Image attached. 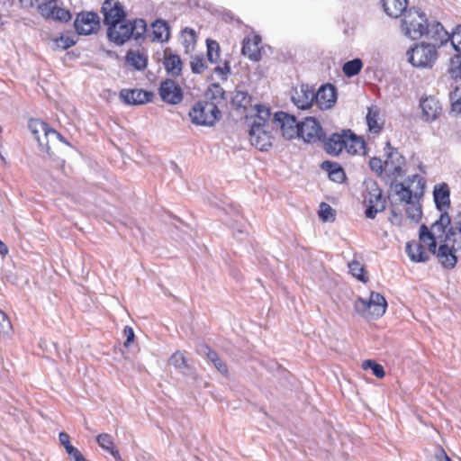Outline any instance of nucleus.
<instances>
[{"mask_svg": "<svg viewBox=\"0 0 461 461\" xmlns=\"http://www.w3.org/2000/svg\"><path fill=\"white\" fill-rule=\"evenodd\" d=\"M438 461H451L443 448H440L439 453L436 455Z\"/></svg>", "mask_w": 461, "mask_h": 461, "instance_id": "64", "label": "nucleus"}, {"mask_svg": "<svg viewBox=\"0 0 461 461\" xmlns=\"http://www.w3.org/2000/svg\"><path fill=\"white\" fill-rule=\"evenodd\" d=\"M260 43L261 37L259 35H254L252 40L245 38L242 42V54L252 61H258L261 59Z\"/></svg>", "mask_w": 461, "mask_h": 461, "instance_id": "22", "label": "nucleus"}, {"mask_svg": "<svg viewBox=\"0 0 461 461\" xmlns=\"http://www.w3.org/2000/svg\"><path fill=\"white\" fill-rule=\"evenodd\" d=\"M158 94L163 102L173 105L180 104L184 98L181 86L172 78H167L160 83Z\"/></svg>", "mask_w": 461, "mask_h": 461, "instance_id": "11", "label": "nucleus"}, {"mask_svg": "<svg viewBox=\"0 0 461 461\" xmlns=\"http://www.w3.org/2000/svg\"><path fill=\"white\" fill-rule=\"evenodd\" d=\"M419 239L421 243L427 245L429 251L437 257L438 249L437 248V239L425 224H421L420 227Z\"/></svg>", "mask_w": 461, "mask_h": 461, "instance_id": "32", "label": "nucleus"}, {"mask_svg": "<svg viewBox=\"0 0 461 461\" xmlns=\"http://www.w3.org/2000/svg\"><path fill=\"white\" fill-rule=\"evenodd\" d=\"M315 91L306 84L300 86V90L295 89L292 95V101L301 110H306L312 105L315 100Z\"/></svg>", "mask_w": 461, "mask_h": 461, "instance_id": "18", "label": "nucleus"}, {"mask_svg": "<svg viewBox=\"0 0 461 461\" xmlns=\"http://www.w3.org/2000/svg\"><path fill=\"white\" fill-rule=\"evenodd\" d=\"M385 209V204L369 203L367 204L365 214L366 218L375 219L377 212H383Z\"/></svg>", "mask_w": 461, "mask_h": 461, "instance_id": "53", "label": "nucleus"}, {"mask_svg": "<svg viewBox=\"0 0 461 461\" xmlns=\"http://www.w3.org/2000/svg\"><path fill=\"white\" fill-rule=\"evenodd\" d=\"M367 202L369 203L385 204V200L383 199V191L378 187L376 182H372L367 186Z\"/></svg>", "mask_w": 461, "mask_h": 461, "instance_id": "39", "label": "nucleus"}, {"mask_svg": "<svg viewBox=\"0 0 461 461\" xmlns=\"http://www.w3.org/2000/svg\"><path fill=\"white\" fill-rule=\"evenodd\" d=\"M420 107L422 113V120L427 122L438 120L442 114V105L439 100L433 95L420 98Z\"/></svg>", "mask_w": 461, "mask_h": 461, "instance_id": "13", "label": "nucleus"}, {"mask_svg": "<svg viewBox=\"0 0 461 461\" xmlns=\"http://www.w3.org/2000/svg\"><path fill=\"white\" fill-rule=\"evenodd\" d=\"M402 29L405 36L411 40L420 39L428 30V19L424 12L411 7L403 14Z\"/></svg>", "mask_w": 461, "mask_h": 461, "instance_id": "2", "label": "nucleus"}, {"mask_svg": "<svg viewBox=\"0 0 461 461\" xmlns=\"http://www.w3.org/2000/svg\"><path fill=\"white\" fill-rule=\"evenodd\" d=\"M249 141L260 151H267L272 147L273 136L267 130H258V125L251 126L249 131Z\"/></svg>", "mask_w": 461, "mask_h": 461, "instance_id": "16", "label": "nucleus"}, {"mask_svg": "<svg viewBox=\"0 0 461 461\" xmlns=\"http://www.w3.org/2000/svg\"><path fill=\"white\" fill-rule=\"evenodd\" d=\"M405 213L408 219L411 221L418 223L422 218V208L419 200H415L411 203H407Z\"/></svg>", "mask_w": 461, "mask_h": 461, "instance_id": "36", "label": "nucleus"}, {"mask_svg": "<svg viewBox=\"0 0 461 461\" xmlns=\"http://www.w3.org/2000/svg\"><path fill=\"white\" fill-rule=\"evenodd\" d=\"M267 123H268L267 121H266L265 119H263L256 114V116L253 118L250 127L254 126V125H258V130H263V129H266V127L267 126Z\"/></svg>", "mask_w": 461, "mask_h": 461, "instance_id": "61", "label": "nucleus"}, {"mask_svg": "<svg viewBox=\"0 0 461 461\" xmlns=\"http://www.w3.org/2000/svg\"><path fill=\"white\" fill-rule=\"evenodd\" d=\"M385 209V204L369 203L367 204L365 214L366 218L375 219L377 212H383Z\"/></svg>", "mask_w": 461, "mask_h": 461, "instance_id": "54", "label": "nucleus"}, {"mask_svg": "<svg viewBox=\"0 0 461 461\" xmlns=\"http://www.w3.org/2000/svg\"><path fill=\"white\" fill-rule=\"evenodd\" d=\"M449 40L451 41L454 50L457 53H461V24L456 25L453 29Z\"/></svg>", "mask_w": 461, "mask_h": 461, "instance_id": "50", "label": "nucleus"}, {"mask_svg": "<svg viewBox=\"0 0 461 461\" xmlns=\"http://www.w3.org/2000/svg\"><path fill=\"white\" fill-rule=\"evenodd\" d=\"M378 115V110L369 108L366 116L368 129L373 133H379L382 131V126L377 122Z\"/></svg>", "mask_w": 461, "mask_h": 461, "instance_id": "40", "label": "nucleus"}, {"mask_svg": "<svg viewBox=\"0 0 461 461\" xmlns=\"http://www.w3.org/2000/svg\"><path fill=\"white\" fill-rule=\"evenodd\" d=\"M433 198L437 210L444 212L445 207L450 206V190L446 183L436 185L433 190Z\"/></svg>", "mask_w": 461, "mask_h": 461, "instance_id": "23", "label": "nucleus"}, {"mask_svg": "<svg viewBox=\"0 0 461 461\" xmlns=\"http://www.w3.org/2000/svg\"><path fill=\"white\" fill-rule=\"evenodd\" d=\"M447 72L454 79L461 78V53L450 59Z\"/></svg>", "mask_w": 461, "mask_h": 461, "instance_id": "43", "label": "nucleus"}, {"mask_svg": "<svg viewBox=\"0 0 461 461\" xmlns=\"http://www.w3.org/2000/svg\"><path fill=\"white\" fill-rule=\"evenodd\" d=\"M390 186L393 188L395 194L399 196L400 202L404 203H411L415 200H419L420 193H413L410 185H405L402 182H398L397 179L390 180Z\"/></svg>", "mask_w": 461, "mask_h": 461, "instance_id": "21", "label": "nucleus"}, {"mask_svg": "<svg viewBox=\"0 0 461 461\" xmlns=\"http://www.w3.org/2000/svg\"><path fill=\"white\" fill-rule=\"evenodd\" d=\"M48 17L58 22L68 23L71 19V14L68 10L54 6L50 10Z\"/></svg>", "mask_w": 461, "mask_h": 461, "instance_id": "42", "label": "nucleus"}, {"mask_svg": "<svg viewBox=\"0 0 461 461\" xmlns=\"http://www.w3.org/2000/svg\"><path fill=\"white\" fill-rule=\"evenodd\" d=\"M101 13L104 15V23L109 26L112 35L114 24L124 22L126 18L125 10L118 0H104Z\"/></svg>", "mask_w": 461, "mask_h": 461, "instance_id": "8", "label": "nucleus"}, {"mask_svg": "<svg viewBox=\"0 0 461 461\" xmlns=\"http://www.w3.org/2000/svg\"><path fill=\"white\" fill-rule=\"evenodd\" d=\"M425 35L429 36L435 42H438L439 46L447 42L450 38V35L439 22H434L431 24L428 23V30Z\"/></svg>", "mask_w": 461, "mask_h": 461, "instance_id": "30", "label": "nucleus"}, {"mask_svg": "<svg viewBox=\"0 0 461 461\" xmlns=\"http://www.w3.org/2000/svg\"><path fill=\"white\" fill-rule=\"evenodd\" d=\"M361 366L365 370L370 369L372 371V374L376 378L381 379V378H384L385 375V371H384V366L373 359L364 360L362 362Z\"/></svg>", "mask_w": 461, "mask_h": 461, "instance_id": "41", "label": "nucleus"}, {"mask_svg": "<svg viewBox=\"0 0 461 461\" xmlns=\"http://www.w3.org/2000/svg\"><path fill=\"white\" fill-rule=\"evenodd\" d=\"M315 103L321 110L330 109L337 101V88L331 84L322 85L315 93Z\"/></svg>", "mask_w": 461, "mask_h": 461, "instance_id": "15", "label": "nucleus"}, {"mask_svg": "<svg viewBox=\"0 0 461 461\" xmlns=\"http://www.w3.org/2000/svg\"><path fill=\"white\" fill-rule=\"evenodd\" d=\"M402 214L401 212H397L394 209L391 210V216L389 217V221L392 224L401 226L402 223Z\"/></svg>", "mask_w": 461, "mask_h": 461, "instance_id": "60", "label": "nucleus"}, {"mask_svg": "<svg viewBox=\"0 0 461 461\" xmlns=\"http://www.w3.org/2000/svg\"><path fill=\"white\" fill-rule=\"evenodd\" d=\"M74 27L77 34L90 35L100 28L99 15L93 11H82L77 14Z\"/></svg>", "mask_w": 461, "mask_h": 461, "instance_id": "9", "label": "nucleus"}, {"mask_svg": "<svg viewBox=\"0 0 461 461\" xmlns=\"http://www.w3.org/2000/svg\"><path fill=\"white\" fill-rule=\"evenodd\" d=\"M55 43L58 48L65 50L74 46L77 43V40L74 36L61 34L59 38L55 40Z\"/></svg>", "mask_w": 461, "mask_h": 461, "instance_id": "49", "label": "nucleus"}, {"mask_svg": "<svg viewBox=\"0 0 461 461\" xmlns=\"http://www.w3.org/2000/svg\"><path fill=\"white\" fill-rule=\"evenodd\" d=\"M51 136L56 137L60 142H62V143H64V144H66L68 146H71L70 143L63 137V135L60 134L59 131H57L55 129H54V132H49L48 133V140Z\"/></svg>", "mask_w": 461, "mask_h": 461, "instance_id": "63", "label": "nucleus"}, {"mask_svg": "<svg viewBox=\"0 0 461 461\" xmlns=\"http://www.w3.org/2000/svg\"><path fill=\"white\" fill-rule=\"evenodd\" d=\"M120 99L129 105H140L152 101L154 94L151 91L143 89L123 88L119 94Z\"/></svg>", "mask_w": 461, "mask_h": 461, "instance_id": "14", "label": "nucleus"}, {"mask_svg": "<svg viewBox=\"0 0 461 461\" xmlns=\"http://www.w3.org/2000/svg\"><path fill=\"white\" fill-rule=\"evenodd\" d=\"M214 72L216 74L222 76L223 79H227V76L230 73V67L229 62L225 61L222 67L217 66L214 68Z\"/></svg>", "mask_w": 461, "mask_h": 461, "instance_id": "59", "label": "nucleus"}, {"mask_svg": "<svg viewBox=\"0 0 461 461\" xmlns=\"http://www.w3.org/2000/svg\"><path fill=\"white\" fill-rule=\"evenodd\" d=\"M147 30L146 22L143 19H135L129 23H115L113 30V35L109 27L107 28V37L110 41L113 42L118 46L123 45L131 38L138 41L143 38L144 33Z\"/></svg>", "mask_w": 461, "mask_h": 461, "instance_id": "1", "label": "nucleus"}, {"mask_svg": "<svg viewBox=\"0 0 461 461\" xmlns=\"http://www.w3.org/2000/svg\"><path fill=\"white\" fill-rule=\"evenodd\" d=\"M324 143L325 151L332 156H339L342 149L345 148L347 143V134L342 133H332L327 140H321Z\"/></svg>", "mask_w": 461, "mask_h": 461, "instance_id": "20", "label": "nucleus"}, {"mask_svg": "<svg viewBox=\"0 0 461 461\" xmlns=\"http://www.w3.org/2000/svg\"><path fill=\"white\" fill-rule=\"evenodd\" d=\"M405 251L412 262L424 263L429 258L423 244L420 241H408L406 243Z\"/></svg>", "mask_w": 461, "mask_h": 461, "instance_id": "24", "label": "nucleus"}, {"mask_svg": "<svg viewBox=\"0 0 461 461\" xmlns=\"http://www.w3.org/2000/svg\"><path fill=\"white\" fill-rule=\"evenodd\" d=\"M169 364L176 369H189L185 354L179 350L173 353L169 358Z\"/></svg>", "mask_w": 461, "mask_h": 461, "instance_id": "48", "label": "nucleus"}, {"mask_svg": "<svg viewBox=\"0 0 461 461\" xmlns=\"http://www.w3.org/2000/svg\"><path fill=\"white\" fill-rule=\"evenodd\" d=\"M204 100L207 104H215L220 108L225 103V91L218 83L211 84L204 93Z\"/></svg>", "mask_w": 461, "mask_h": 461, "instance_id": "25", "label": "nucleus"}, {"mask_svg": "<svg viewBox=\"0 0 461 461\" xmlns=\"http://www.w3.org/2000/svg\"><path fill=\"white\" fill-rule=\"evenodd\" d=\"M451 246L444 242L438 246L437 258L443 268L453 269L457 263V257L456 255V249H455L456 240H450Z\"/></svg>", "mask_w": 461, "mask_h": 461, "instance_id": "17", "label": "nucleus"}, {"mask_svg": "<svg viewBox=\"0 0 461 461\" xmlns=\"http://www.w3.org/2000/svg\"><path fill=\"white\" fill-rule=\"evenodd\" d=\"M384 167L388 170V177L390 180H395L404 176L405 158L398 151L397 149L391 145L390 141H386L384 146Z\"/></svg>", "mask_w": 461, "mask_h": 461, "instance_id": "6", "label": "nucleus"}, {"mask_svg": "<svg viewBox=\"0 0 461 461\" xmlns=\"http://www.w3.org/2000/svg\"><path fill=\"white\" fill-rule=\"evenodd\" d=\"M273 123L280 128L282 135L286 140H293L300 135V124L294 115L279 111L274 114Z\"/></svg>", "mask_w": 461, "mask_h": 461, "instance_id": "7", "label": "nucleus"}, {"mask_svg": "<svg viewBox=\"0 0 461 461\" xmlns=\"http://www.w3.org/2000/svg\"><path fill=\"white\" fill-rule=\"evenodd\" d=\"M10 326V321L6 314L0 310V330H5V327Z\"/></svg>", "mask_w": 461, "mask_h": 461, "instance_id": "62", "label": "nucleus"}, {"mask_svg": "<svg viewBox=\"0 0 461 461\" xmlns=\"http://www.w3.org/2000/svg\"><path fill=\"white\" fill-rule=\"evenodd\" d=\"M69 438V435L66 432H60L59 435L60 444L65 447L67 453L74 459L77 455H80L81 452L70 444Z\"/></svg>", "mask_w": 461, "mask_h": 461, "instance_id": "46", "label": "nucleus"}, {"mask_svg": "<svg viewBox=\"0 0 461 461\" xmlns=\"http://www.w3.org/2000/svg\"><path fill=\"white\" fill-rule=\"evenodd\" d=\"M384 11L393 18H398L406 13L408 0H381Z\"/></svg>", "mask_w": 461, "mask_h": 461, "instance_id": "27", "label": "nucleus"}, {"mask_svg": "<svg viewBox=\"0 0 461 461\" xmlns=\"http://www.w3.org/2000/svg\"><path fill=\"white\" fill-rule=\"evenodd\" d=\"M350 274L362 283H366L368 277L366 276V271L359 261L352 260L348 265Z\"/></svg>", "mask_w": 461, "mask_h": 461, "instance_id": "37", "label": "nucleus"}, {"mask_svg": "<svg viewBox=\"0 0 461 461\" xmlns=\"http://www.w3.org/2000/svg\"><path fill=\"white\" fill-rule=\"evenodd\" d=\"M347 134V143L345 149L348 153L356 155L360 152L364 153L366 149V142L362 137L356 135L351 130H343Z\"/></svg>", "mask_w": 461, "mask_h": 461, "instance_id": "28", "label": "nucleus"}, {"mask_svg": "<svg viewBox=\"0 0 461 461\" xmlns=\"http://www.w3.org/2000/svg\"><path fill=\"white\" fill-rule=\"evenodd\" d=\"M256 108H257V115L268 122L270 119V115H271L269 108H267L262 104H257Z\"/></svg>", "mask_w": 461, "mask_h": 461, "instance_id": "58", "label": "nucleus"}, {"mask_svg": "<svg viewBox=\"0 0 461 461\" xmlns=\"http://www.w3.org/2000/svg\"><path fill=\"white\" fill-rule=\"evenodd\" d=\"M409 62L415 68H430L438 59L435 44L421 42L415 44L406 53Z\"/></svg>", "mask_w": 461, "mask_h": 461, "instance_id": "5", "label": "nucleus"}, {"mask_svg": "<svg viewBox=\"0 0 461 461\" xmlns=\"http://www.w3.org/2000/svg\"><path fill=\"white\" fill-rule=\"evenodd\" d=\"M299 138H302L305 142L315 143L324 140L325 132L314 117H306L301 122Z\"/></svg>", "mask_w": 461, "mask_h": 461, "instance_id": "10", "label": "nucleus"}, {"mask_svg": "<svg viewBox=\"0 0 461 461\" xmlns=\"http://www.w3.org/2000/svg\"><path fill=\"white\" fill-rule=\"evenodd\" d=\"M319 217L322 221H334L336 211L327 203L321 202L320 204Z\"/></svg>", "mask_w": 461, "mask_h": 461, "instance_id": "47", "label": "nucleus"}, {"mask_svg": "<svg viewBox=\"0 0 461 461\" xmlns=\"http://www.w3.org/2000/svg\"><path fill=\"white\" fill-rule=\"evenodd\" d=\"M321 168L328 173L330 180L341 184L346 179L344 168L337 162L325 160L321 164Z\"/></svg>", "mask_w": 461, "mask_h": 461, "instance_id": "26", "label": "nucleus"}, {"mask_svg": "<svg viewBox=\"0 0 461 461\" xmlns=\"http://www.w3.org/2000/svg\"><path fill=\"white\" fill-rule=\"evenodd\" d=\"M198 355L206 357L210 360L214 367L224 376L229 375V369L227 365L220 358L218 353L212 349L207 344H200L196 348Z\"/></svg>", "mask_w": 461, "mask_h": 461, "instance_id": "19", "label": "nucleus"}, {"mask_svg": "<svg viewBox=\"0 0 461 461\" xmlns=\"http://www.w3.org/2000/svg\"><path fill=\"white\" fill-rule=\"evenodd\" d=\"M188 115L193 124L211 127L221 120V112L220 108H216L215 104L199 100L194 104Z\"/></svg>", "mask_w": 461, "mask_h": 461, "instance_id": "4", "label": "nucleus"}, {"mask_svg": "<svg viewBox=\"0 0 461 461\" xmlns=\"http://www.w3.org/2000/svg\"><path fill=\"white\" fill-rule=\"evenodd\" d=\"M369 167L378 176H382L384 170V162L383 163L382 159L377 157L371 158L369 160Z\"/></svg>", "mask_w": 461, "mask_h": 461, "instance_id": "55", "label": "nucleus"}, {"mask_svg": "<svg viewBox=\"0 0 461 461\" xmlns=\"http://www.w3.org/2000/svg\"><path fill=\"white\" fill-rule=\"evenodd\" d=\"M98 445L105 451H109L114 447L113 438L110 434L102 433L96 437Z\"/></svg>", "mask_w": 461, "mask_h": 461, "instance_id": "51", "label": "nucleus"}, {"mask_svg": "<svg viewBox=\"0 0 461 461\" xmlns=\"http://www.w3.org/2000/svg\"><path fill=\"white\" fill-rule=\"evenodd\" d=\"M124 336L126 337V340L124 341V347L128 348L134 340L135 334L131 327L125 326L123 330Z\"/></svg>", "mask_w": 461, "mask_h": 461, "instance_id": "57", "label": "nucleus"}, {"mask_svg": "<svg viewBox=\"0 0 461 461\" xmlns=\"http://www.w3.org/2000/svg\"><path fill=\"white\" fill-rule=\"evenodd\" d=\"M28 127L41 149L49 153L50 146L48 145V133L54 132V129L40 119H30Z\"/></svg>", "mask_w": 461, "mask_h": 461, "instance_id": "12", "label": "nucleus"}, {"mask_svg": "<svg viewBox=\"0 0 461 461\" xmlns=\"http://www.w3.org/2000/svg\"><path fill=\"white\" fill-rule=\"evenodd\" d=\"M125 62L135 70L142 71L148 66V56L144 53L129 50L125 55Z\"/></svg>", "mask_w": 461, "mask_h": 461, "instance_id": "31", "label": "nucleus"}, {"mask_svg": "<svg viewBox=\"0 0 461 461\" xmlns=\"http://www.w3.org/2000/svg\"><path fill=\"white\" fill-rule=\"evenodd\" d=\"M363 68V62L360 59L356 58L344 63L342 71L348 77L358 75Z\"/></svg>", "mask_w": 461, "mask_h": 461, "instance_id": "35", "label": "nucleus"}, {"mask_svg": "<svg viewBox=\"0 0 461 461\" xmlns=\"http://www.w3.org/2000/svg\"><path fill=\"white\" fill-rule=\"evenodd\" d=\"M407 182H408V185L417 182V185L420 189V195H423L425 182L421 176H420L417 174L412 175L411 176H408Z\"/></svg>", "mask_w": 461, "mask_h": 461, "instance_id": "56", "label": "nucleus"}, {"mask_svg": "<svg viewBox=\"0 0 461 461\" xmlns=\"http://www.w3.org/2000/svg\"><path fill=\"white\" fill-rule=\"evenodd\" d=\"M449 99L451 101V111L461 114V84L449 93Z\"/></svg>", "mask_w": 461, "mask_h": 461, "instance_id": "44", "label": "nucleus"}, {"mask_svg": "<svg viewBox=\"0 0 461 461\" xmlns=\"http://www.w3.org/2000/svg\"><path fill=\"white\" fill-rule=\"evenodd\" d=\"M207 59L211 63H217L220 59V45L214 40H207Z\"/></svg>", "mask_w": 461, "mask_h": 461, "instance_id": "45", "label": "nucleus"}, {"mask_svg": "<svg viewBox=\"0 0 461 461\" xmlns=\"http://www.w3.org/2000/svg\"><path fill=\"white\" fill-rule=\"evenodd\" d=\"M163 65L168 75L173 77L180 76L182 71L183 63L181 58L177 54L167 53L165 51Z\"/></svg>", "mask_w": 461, "mask_h": 461, "instance_id": "29", "label": "nucleus"}, {"mask_svg": "<svg viewBox=\"0 0 461 461\" xmlns=\"http://www.w3.org/2000/svg\"><path fill=\"white\" fill-rule=\"evenodd\" d=\"M386 308L385 297L377 292H371L368 299L357 297L354 303L355 311L366 319L380 318L385 313Z\"/></svg>", "mask_w": 461, "mask_h": 461, "instance_id": "3", "label": "nucleus"}, {"mask_svg": "<svg viewBox=\"0 0 461 461\" xmlns=\"http://www.w3.org/2000/svg\"><path fill=\"white\" fill-rule=\"evenodd\" d=\"M251 96L246 91L236 90L231 98L232 104L236 109H247L248 105L250 104Z\"/></svg>", "mask_w": 461, "mask_h": 461, "instance_id": "38", "label": "nucleus"}, {"mask_svg": "<svg viewBox=\"0 0 461 461\" xmlns=\"http://www.w3.org/2000/svg\"><path fill=\"white\" fill-rule=\"evenodd\" d=\"M152 29H153V41H167L169 39V26L166 21L163 20H156L152 23Z\"/></svg>", "mask_w": 461, "mask_h": 461, "instance_id": "33", "label": "nucleus"}, {"mask_svg": "<svg viewBox=\"0 0 461 461\" xmlns=\"http://www.w3.org/2000/svg\"><path fill=\"white\" fill-rule=\"evenodd\" d=\"M191 70L194 74H201L206 68L203 56H194L190 61Z\"/></svg>", "mask_w": 461, "mask_h": 461, "instance_id": "52", "label": "nucleus"}, {"mask_svg": "<svg viewBox=\"0 0 461 461\" xmlns=\"http://www.w3.org/2000/svg\"><path fill=\"white\" fill-rule=\"evenodd\" d=\"M452 220L447 212H441L439 218L432 224L431 229L438 232L447 235L448 230L451 228Z\"/></svg>", "mask_w": 461, "mask_h": 461, "instance_id": "34", "label": "nucleus"}]
</instances>
